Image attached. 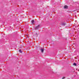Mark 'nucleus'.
<instances>
[{"label": "nucleus", "mask_w": 79, "mask_h": 79, "mask_svg": "<svg viewBox=\"0 0 79 79\" xmlns=\"http://www.w3.org/2000/svg\"><path fill=\"white\" fill-rule=\"evenodd\" d=\"M78 56H77V57H75V58L76 59H77H77H78V58H79V57H78Z\"/></svg>", "instance_id": "obj_11"}, {"label": "nucleus", "mask_w": 79, "mask_h": 79, "mask_svg": "<svg viewBox=\"0 0 79 79\" xmlns=\"http://www.w3.org/2000/svg\"><path fill=\"white\" fill-rule=\"evenodd\" d=\"M77 13H79V10H78L77 11Z\"/></svg>", "instance_id": "obj_14"}, {"label": "nucleus", "mask_w": 79, "mask_h": 79, "mask_svg": "<svg viewBox=\"0 0 79 79\" xmlns=\"http://www.w3.org/2000/svg\"><path fill=\"white\" fill-rule=\"evenodd\" d=\"M46 42H47V41H46Z\"/></svg>", "instance_id": "obj_18"}, {"label": "nucleus", "mask_w": 79, "mask_h": 79, "mask_svg": "<svg viewBox=\"0 0 79 79\" xmlns=\"http://www.w3.org/2000/svg\"><path fill=\"white\" fill-rule=\"evenodd\" d=\"M78 71H79V69L78 70Z\"/></svg>", "instance_id": "obj_15"}, {"label": "nucleus", "mask_w": 79, "mask_h": 79, "mask_svg": "<svg viewBox=\"0 0 79 79\" xmlns=\"http://www.w3.org/2000/svg\"><path fill=\"white\" fill-rule=\"evenodd\" d=\"M60 25H61L62 26H65L66 25V22L64 21L61 22Z\"/></svg>", "instance_id": "obj_3"}, {"label": "nucleus", "mask_w": 79, "mask_h": 79, "mask_svg": "<svg viewBox=\"0 0 79 79\" xmlns=\"http://www.w3.org/2000/svg\"><path fill=\"white\" fill-rule=\"evenodd\" d=\"M77 10H79V7H78V9H77H77H76V10H74L73 11L75 12V11H77Z\"/></svg>", "instance_id": "obj_10"}, {"label": "nucleus", "mask_w": 79, "mask_h": 79, "mask_svg": "<svg viewBox=\"0 0 79 79\" xmlns=\"http://www.w3.org/2000/svg\"><path fill=\"white\" fill-rule=\"evenodd\" d=\"M68 12H69V11H68Z\"/></svg>", "instance_id": "obj_19"}, {"label": "nucleus", "mask_w": 79, "mask_h": 79, "mask_svg": "<svg viewBox=\"0 0 79 79\" xmlns=\"http://www.w3.org/2000/svg\"><path fill=\"white\" fill-rule=\"evenodd\" d=\"M35 34H36V35H37V33H36Z\"/></svg>", "instance_id": "obj_13"}, {"label": "nucleus", "mask_w": 79, "mask_h": 79, "mask_svg": "<svg viewBox=\"0 0 79 79\" xmlns=\"http://www.w3.org/2000/svg\"><path fill=\"white\" fill-rule=\"evenodd\" d=\"M41 53H44V49L41 48Z\"/></svg>", "instance_id": "obj_5"}, {"label": "nucleus", "mask_w": 79, "mask_h": 79, "mask_svg": "<svg viewBox=\"0 0 79 79\" xmlns=\"http://www.w3.org/2000/svg\"><path fill=\"white\" fill-rule=\"evenodd\" d=\"M77 69H76V70H77Z\"/></svg>", "instance_id": "obj_16"}, {"label": "nucleus", "mask_w": 79, "mask_h": 79, "mask_svg": "<svg viewBox=\"0 0 79 79\" xmlns=\"http://www.w3.org/2000/svg\"><path fill=\"white\" fill-rule=\"evenodd\" d=\"M73 66H77V64L76 63H74L73 64Z\"/></svg>", "instance_id": "obj_6"}, {"label": "nucleus", "mask_w": 79, "mask_h": 79, "mask_svg": "<svg viewBox=\"0 0 79 79\" xmlns=\"http://www.w3.org/2000/svg\"><path fill=\"white\" fill-rule=\"evenodd\" d=\"M70 13H71V11H70Z\"/></svg>", "instance_id": "obj_17"}, {"label": "nucleus", "mask_w": 79, "mask_h": 79, "mask_svg": "<svg viewBox=\"0 0 79 79\" xmlns=\"http://www.w3.org/2000/svg\"><path fill=\"white\" fill-rule=\"evenodd\" d=\"M78 29H79V27L78 28Z\"/></svg>", "instance_id": "obj_20"}, {"label": "nucleus", "mask_w": 79, "mask_h": 79, "mask_svg": "<svg viewBox=\"0 0 79 79\" xmlns=\"http://www.w3.org/2000/svg\"><path fill=\"white\" fill-rule=\"evenodd\" d=\"M15 35H11L8 38V39L9 40H11V41H12L14 39H15Z\"/></svg>", "instance_id": "obj_1"}, {"label": "nucleus", "mask_w": 79, "mask_h": 79, "mask_svg": "<svg viewBox=\"0 0 79 79\" xmlns=\"http://www.w3.org/2000/svg\"><path fill=\"white\" fill-rule=\"evenodd\" d=\"M65 79V77H63L62 78V79Z\"/></svg>", "instance_id": "obj_12"}, {"label": "nucleus", "mask_w": 79, "mask_h": 79, "mask_svg": "<svg viewBox=\"0 0 79 79\" xmlns=\"http://www.w3.org/2000/svg\"><path fill=\"white\" fill-rule=\"evenodd\" d=\"M31 23H32V24H33L34 23V20H32L31 21Z\"/></svg>", "instance_id": "obj_8"}, {"label": "nucleus", "mask_w": 79, "mask_h": 79, "mask_svg": "<svg viewBox=\"0 0 79 79\" xmlns=\"http://www.w3.org/2000/svg\"><path fill=\"white\" fill-rule=\"evenodd\" d=\"M19 53H22V50H21V49H19Z\"/></svg>", "instance_id": "obj_9"}, {"label": "nucleus", "mask_w": 79, "mask_h": 79, "mask_svg": "<svg viewBox=\"0 0 79 79\" xmlns=\"http://www.w3.org/2000/svg\"><path fill=\"white\" fill-rule=\"evenodd\" d=\"M34 27L33 28V30L35 31H37L40 28V24L38 25L36 27Z\"/></svg>", "instance_id": "obj_2"}, {"label": "nucleus", "mask_w": 79, "mask_h": 79, "mask_svg": "<svg viewBox=\"0 0 79 79\" xmlns=\"http://www.w3.org/2000/svg\"><path fill=\"white\" fill-rule=\"evenodd\" d=\"M72 70V72H73V73L74 72V71L75 70V69H71Z\"/></svg>", "instance_id": "obj_7"}, {"label": "nucleus", "mask_w": 79, "mask_h": 79, "mask_svg": "<svg viewBox=\"0 0 79 79\" xmlns=\"http://www.w3.org/2000/svg\"><path fill=\"white\" fill-rule=\"evenodd\" d=\"M64 9H68V6L67 5H65L64 6Z\"/></svg>", "instance_id": "obj_4"}]
</instances>
